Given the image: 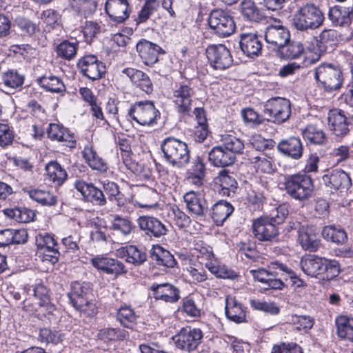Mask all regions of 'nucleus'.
<instances>
[{
  "label": "nucleus",
  "mask_w": 353,
  "mask_h": 353,
  "mask_svg": "<svg viewBox=\"0 0 353 353\" xmlns=\"http://www.w3.org/2000/svg\"><path fill=\"white\" fill-rule=\"evenodd\" d=\"M134 228L132 221L125 217L115 215L112 221L110 230L123 236H128Z\"/></svg>",
  "instance_id": "45"
},
{
  "label": "nucleus",
  "mask_w": 353,
  "mask_h": 353,
  "mask_svg": "<svg viewBox=\"0 0 353 353\" xmlns=\"http://www.w3.org/2000/svg\"><path fill=\"white\" fill-rule=\"evenodd\" d=\"M336 325L340 338L353 341V318L340 316L336 319Z\"/></svg>",
  "instance_id": "38"
},
{
  "label": "nucleus",
  "mask_w": 353,
  "mask_h": 353,
  "mask_svg": "<svg viewBox=\"0 0 353 353\" xmlns=\"http://www.w3.org/2000/svg\"><path fill=\"white\" fill-rule=\"evenodd\" d=\"M285 48V56L289 59H296L299 57L305 50V48L300 41H292L290 42Z\"/></svg>",
  "instance_id": "60"
},
{
  "label": "nucleus",
  "mask_w": 353,
  "mask_h": 353,
  "mask_svg": "<svg viewBox=\"0 0 353 353\" xmlns=\"http://www.w3.org/2000/svg\"><path fill=\"white\" fill-rule=\"evenodd\" d=\"M194 96V91L189 85L180 84L176 86L173 91V103L178 112L189 114Z\"/></svg>",
  "instance_id": "12"
},
{
  "label": "nucleus",
  "mask_w": 353,
  "mask_h": 353,
  "mask_svg": "<svg viewBox=\"0 0 353 353\" xmlns=\"http://www.w3.org/2000/svg\"><path fill=\"white\" fill-rule=\"evenodd\" d=\"M120 252L125 256V261L128 263L135 265H141L147 259L145 252L134 245H128L122 248Z\"/></svg>",
  "instance_id": "39"
},
{
  "label": "nucleus",
  "mask_w": 353,
  "mask_h": 353,
  "mask_svg": "<svg viewBox=\"0 0 353 353\" xmlns=\"http://www.w3.org/2000/svg\"><path fill=\"white\" fill-rule=\"evenodd\" d=\"M165 161L171 165L181 168L190 161V152L187 144L177 139L168 137L161 144Z\"/></svg>",
  "instance_id": "2"
},
{
  "label": "nucleus",
  "mask_w": 353,
  "mask_h": 353,
  "mask_svg": "<svg viewBox=\"0 0 353 353\" xmlns=\"http://www.w3.org/2000/svg\"><path fill=\"white\" fill-rule=\"evenodd\" d=\"M289 30L285 26L277 24L267 27L265 32L266 42L274 48H281L290 41Z\"/></svg>",
  "instance_id": "15"
},
{
  "label": "nucleus",
  "mask_w": 353,
  "mask_h": 353,
  "mask_svg": "<svg viewBox=\"0 0 353 353\" xmlns=\"http://www.w3.org/2000/svg\"><path fill=\"white\" fill-rule=\"evenodd\" d=\"M285 189L292 198L303 201L310 196L313 191L311 178L305 174H292L285 176Z\"/></svg>",
  "instance_id": "4"
},
{
  "label": "nucleus",
  "mask_w": 353,
  "mask_h": 353,
  "mask_svg": "<svg viewBox=\"0 0 353 353\" xmlns=\"http://www.w3.org/2000/svg\"><path fill=\"white\" fill-rule=\"evenodd\" d=\"M14 132L11 128L6 123H0V146L10 145L14 139Z\"/></svg>",
  "instance_id": "63"
},
{
  "label": "nucleus",
  "mask_w": 353,
  "mask_h": 353,
  "mask_svg": "<svg viewBox=\"0 0 353 353\" xmlns=\"http://www.w3.org/2000/svg\"><path fill=\"white\" fill-rule=\"evenodd\" d=\"M324 15L321 10L313 4H306L293 15L294 26L299 30L315 29L323 24Z\"/></svg>",
  "instance_id": "3"
},
{
  "label": "nucleus",
  "mask_w": 353,
  "mask_h": 353,
  "mask_svg": "<svg viewBox=\"0 0 353 353\" xmlns=\"http://www.w3.org/2000/svg\"><path fill=\"white\" fill-rule=\"evenodd\" d=\"M70 5L74 11L84 16L92 14L97 8V3L94 0H71Z\"/></svg>",
  "instance_id": "52"
},
{
  "label": "nucleus",
  "mask_w": 353,
  "mask_h": 353,
  "mask_svg": "<svg viewBox=\"0 0 353 353\" xmlns=\"http://www.w3.org/2000/svg\"><path fill=\"white\" fill-rule=\"evenodd\" d=\"M302 134L305 139L314 144H322L325 139L323 130L314 125H308L303 130Z\"/></svg>",
  "instance_id": "51"
},
{
  "label": "nucleus",
  "mask_w": 353,
  "mask_h": 353,
  "mask_svg": "<svg viewBox=\"0 0 353 353\" xmlns=\"http://www.w3.org/2000/svg\"><path fill=\"white\" fill-rule=\"evenodd\" d=\"M253 233L260 241H272L279 234L276 224L268 216L260 217L252 224Z\"/></svg>",
  "instance_id": "14"
},
{
  "label": "nucleus",
  "mask_w": 353,
  "mask_h": 353,
  "mask_svg": "<svg viewBox=\"0 0 353 353\" xmlns=\"http://www.w3.org/2000/svg\"><path fill=\"white\" fill-rule=\"evenodd\" d=\"M38 82L42 88L51 92L62 93L65 90L62 80L55 76H43Z\"/></svg>",
  "instance_id": "44"
},
{
  "label": "nucleus",
  "mask_w": 353,
  "mask_h": 353,
  "mask_svg": "<svg viewBox=\"0 0 353 353\" xmlns=\"http://www.w3.org/2000/svg\"><path fill=\"white\" fill-rule=\"evenodd\" d=\"M34 296L38 300L37 304L40 307H46L49 313H53V311L55 310L54 307L50 303L48 291L43 285L39 284L34 287Z\"/></svg>",
  "instance_id": "50"
},
{
  "label": "nucleus",
  "mask_w": 353,
  "mask_h": 353,
  "mask_svg": "<svg viewBox=\"0 0 353 353\" xmlns=\"http://www.w3.org/2000/svg\"><path fill=\"white\" fill-rule=\"evenodd\" d=\"M327 120L330 130L336 136H344L349 132V122L341 110H333L330 111Z\"/></svg>",
  "instance_id": "22"
},
{
  "label": "nucleus",
  "mask_w": 353,
  "mask_h": 353,
  "mask_svg": "<svg viewBox=\"0 0 353 353\" xmlns=\"http://www.w3.org/2000/svg\"><path fill=\"white\" fill-rule=\"evenodd\" d=\"M131 81L138 88L146 93H150L152 91V83L149 77L143 72L135 68H125L123 70Z\"/></svg>",
  "instance_id": "29"
},
{
  "label": "nucleus",
  "mask_w": 353,
  "mask_h": 353,
  "mask_svg": "<svg viewBox=\"0 0 353 353\" xmlns=\"http://www.w3.org/2000/svg\"><path fill=\"white\" fill-rule=\"evenodd\" d=\"M92 265L108 274L118 275L125 272V265L117 259L108 257H95L91 259Z\"/></svg>",
  "instance_id": "23"
},
{
  "label": "nucleus",
  "mask_w": 353,
  "mask_h": 353,
  "mask_svg": "<svg viewBox=\"0 0 353 353\" xmlns=\"http://www.w3.org/2000/svg\"><path fill=\"white\" fill-rule=\"evenodd\" d=\"M74 307L88 315H92L95 313V305L89 301V296H71L69 297Z\"/></svg>",
  "instance_id": "47"
},
{
  "label": "nucleus",
  "mask_w": 353,
  "mask_h": 353,
  "mask_svg": "<svg viewBox=\"0 0 353 353\" xmlns=\"http://www.w3.org/2000/svg\"><path fill=\"white\" fill-rule=\"evenodd\" d=\"M48 136L50 139L68 143L67 145L70 148L75 145V140L72 134L59 124L50 123L48 130Z\"/></svg>",
  "instance_id": "33"
},
{
  "label": "nucleus",
  "mask_w": 353,
  "mask_h": 353,
  "mask_svg": "<svg viewBox=\"0 0 353 353\" xmlns=\"http://www.w3.org/2000/svg\"><path fill=\"white\" fill-rule=\"evenodd\" d=\"M216 183L221 188L223 194L228 196H230V192H234L237 185L235 179L230 175L225 170L220 172L216 178Z\"/></svg>",
  "instance_id": "48"
},
{
  "label": "nucleus",
  "mask_w": 353,
  "mask_h": 353,
  "mask_svg": "<svg viewBox=\"0 0 353 353\" xmlns=\"http://www.w3.org/2000/svg\"><path fill=\"white\" fill-rule=\"evenodd\" d=\"M239 43L241 50L248 57H257L261 52L262 43L255 33L242 34Z\"/></svg>",
  "instance_id": "24"
},
{
  "label": "nucleus",
  "mask_w": 353,
  "mask_h": 353,
  "mask_svg": "<svg viewBox=\"0 0 353 353\" xmlns=\"http://www.w3.org/2000/svg\"><path fill=\"white\" fill-rule=\"evenodd\" d=\"M151 258L158 265L167 268H173L175 265V259L170 252L163 249L160 246L153 248Z\"/></svg>",
  "instance_id": "43"
},
{
  "label": "nucleus",
  "mask_w": 353,
  "mask_h": 353,
  "mask_svg": "<svg viewBox=\"0 0 353 353\" xmlns=\"http://www.w3.org/2000/svg\"><path fill=\"white\" fill-rule=\"evenodd\" d=\"M288 214V208L286 204L283 203L273 209L271 211L268 219H270V220L273 223L278 225L284 221Z\"/></svg>",
  "instance_id": "59"
},
{
  "label": "nucleus",
  "mask_w": 353,
  "mask_h": 353,
  "mask_svg": "<svg viewBox=\"0 0 353 353\" xmlns=\"http://www.w3.org/2000/svg\"><path fill=\"white\" fill-rule=\"evenodd\" d=\"M243 15L250 21H258L261 19L262 15L254 3L250 0H244L241 3Z\"/></svg>",
  "instance_id": "56"
},
{
  "label": "nucleus",
  "mask_w": 353,
  "mask_h": 353,
  "mask_svg": "<svg viewBox=\"0 0 353 353\" xmlns=\"http://www.w3.org/2000/svg\"><path fill=\"white\" fill-rule=\"evenodd\" d=\"M155 299L165 302L174 303L179 299L177 288L169 283L153 284L150 287Z\"/></svg>",
  "instance_id": "25"
},
{
  "label": "nucleus",
  "mask_w": 353,
  "mask_h": 353,
  "mask_svg": "<svg viewBox=\"0 0 353 353\" xmlns=\"http://www.w3.org/2000/svg\"><path fill=\"white\" fill-rule=\"evenodd\" d=\"M46 180L56 185H61L66 180L68 174L64 168L56 161H50L46 165Z\"/></svg>",
  "instance_id": "32"
},
{
  "label": "nucleus",
  "mask_w": 353,
  "mask_h": 353,
  "mask_svg": "<svg viewBox=\"0 0 353 353\" xmlns=\"http://www.w3.org/2000/svg\"><path fill=\"white\" fill-rule=\"evenodd\" d=\"M279 150L283 154L294 159L301 158L303 154V145L298 138L291 137L278 144Z\"/></svg>",
  "instance_id": "34"
},
{
  "label": "nucleus",
  "mask_w": 353,
  "mask_h": 353,
  "mask_svg": "<svg viewBox=\"0 0 353 353\" xmlns=\"http://www.w3.org/2000/svg\"><path fill=\"white\" fill-rule=\"evenodd\" d=\"M194 254L201 260V263H205V267L218 277H227L225 275L219 274L215 265L214 256L212 248L202 241L195 243Z\"/></svg>",
  "instance_id": "17"
},
{
  "label": "nucleus",
  "mask_w": 353,
  "mask_h": 353,
  "mask_svg": "<svg viewBox=\"0 0 353 353\" xmlns=\"http://www.w3.org/2000/svg\"><path fill=\"white\" fill-rule=\"evenodd\" d=\"M250 304L253 309L268 313L271 315H277L280 312L279 306L273 301L250 299Z\"/></svg>",
  "instance_id": "54"
},
{
  "label": "nucleus",
  "mask_w": 353,
  "mask_h": 353,
  "mask_svg": "<svg viewBox=\"0 0 353 353\" xmlns=\"http://www.w3.org/2000/svg\"><path fill=\"white\" fill-rule=\"evenodd\" d=\"M63 334L59 332H52L48 328H41L39 330L38 339L41 343H58L62 341Z\"/></svg>",
  "instance_id": "58"
},
{
  "label": "nucleus",
  "mask_w": 353,
  "mask_h": 353,
  "mask_svg": "<svg viewBox=\"0 0 353 353\" xmlns=\"http://www.w3.org/2000/svg\"><path fill=\"white\" fill-rule=\"evenodd\" d=\"M339 4L330 8L328 18L335 26H349L353 19V0H335Z\"/></svg>",
  "instance_id": "9"
},
{
  "label": "nucleus",
  "mask_w": 353,
  "mask_h": 353,
  "mask_svg": "<svg viewBox=\"0 0 353 353\" xmlns=\"http://www.w3.org/2000/svg\"><path fill=\"white\" fill-rule=\"evenodd\" d=\"M322 236L327 241H332L336 244L345 243L347 239L345 230L335 225H328L323 228Z\"/></svg>",
  "instance_id": "42"
},
{
  "label": "nucleus",
  "mask_w": 353,
  "mask_h": 353,
  "mask_svg": "<svg viewBox=\"0 0 353 353\" xmlns=\"http://www.w3.org/2000/svg\"><path fill=\"white\" fill-rule=\"evenodd\" d=\"M24 192L32 199L43 205L52 206L57 203V197L50 191L39 188L24 189Z\"/></svg>",
  "instance_id": "36"
},
{
  "label": "nucleus",
  "mask_w": 353,
  "mask_h": 353,
  "mask_svg": "<svg viewBox=\"0 0 353 353\" xmlns=\"http://www.w3.org/2000/svg\"><path fill=\"white\" fill-rule=\"evenodd\" d=\"M202 338L203 332L200 329L187 327L182 328L172 337V340L177 347L192 351L196 348Z\"/></svg>",
  "instance_id": "10"
},
{
  "label": "nucleus",
  "mask_w": 353,
  "mask_h": 353,
  "mask_svg": "<svg viewBox=\"0 0 353 353\" xmlns=\"http://www.w3.org/2000/svg\"><path fill=\"white\" fill-rule=\"evenodd\" d=\"M117 316L120 323L125 327L132 329L136 325L137 316L129 306L121 307L117 312Z\"/></svg>",
  "instance_id": "49"
},
{
  "label": "nucleus",
  "mask_w": 353,
  "mask_h": 353,
  "mask_svg": "<svg viewBox=\"0 0 353 353\" xmlns=\"http://www.w3.org/2000/svg\"><path fill=\"white\" fill-rule=\"evenodd\" d=\"M235 155L226 150L222 145L214 147L208 154L209 161L216 167L231 165L235 161Z\"/></svg>",
  "instance_id": "27"
},
{
  "label": "nucleus",
  "mask_w": 353,
  "mask_h": 353,
  "mask_svg": "<svg viewBox=\"0 0 353 353\" xmlns=\"http://www.w3.org/2000/svg\"><path fill=\"white\" fill-rule=\"evenodd\" d=\"M128 114L138 124L143 126H153L160 117L159 111L150 101L135 103L129 110Z\"/></svg>",
  "instance_id": "6"
},
{
  "label": "nucleus",
  "mask_w": 353,
  "mask_h": 353,
  "mask_svg": "<svg viewBox=\"0 0 353 353\" xmlns=\"http://www.w3.org/2000/svg\"><path fill=\"white\" fill-rule=\"evenodd\" d=\"M83 157L85 162L92 169L100 172H105L108 168L107 163L97 154L90 145L85 146Z\"/></svg>",
  "instance_id": "31"
},
{
  "label": "nucleus",
  "mask_w": 353,
  "mask_h": 353,
  "mask_svg": "<svg viewBox=\"0 0 353 353\" xmlns=\"http://www.w3.org/2000/svg\"><path fill=\"white\" fill-rule=\"evenodd\" d=\"M298 241L302 248L309 252H316L320 244L316 232L312 228L304 227L299 228Z\"/></svg>",
  "instance_id": "28"
},
{
  "label": "nucleus",
  "mask_w": 353,
  "mask_h": 353,
  "mask_svg": "<svg viewBox=\"0 0 353 353\" xmlns=\"http://www.w3.org/2000/svg\"><path fill=\"white\" fill-rule=\"evenodd\" d=\"M206 56L210 65L216 70H225L232 63L230 50L222 44L208 46Z\"/></svg>",
  "instance_id": "11"
},
{
  "label": "nucleus",
  "mask_w": 353,
  "mask_h": 353,
  "mask_svg": "<svg viewBox=\"0 0 353 353\" xmlns=\"http://www.w3.org/2000/svg\"><path fill=\"white\" fill-rule=\"evenodd\" d=\"M222 146L226 150L235 155L236 153H241L243 148L244 144L243 141L231 134H225L222 136Z\"/></svg>",
  "instance_id": "53"
},
{
  "label": "nucleus",
  "mask_w": 353,
  "mask_h": 353,
  "mask_svg": "<svg viewBox=\"0 0 353 353\" xmlns=\"http://www.w3.org/2000/svg\"><path fill=\"white\" fill-rule=\"evenodd\" d=\"M323 183L336 190H347L352 185L350 176L341 170H334L324 174L322 177Z\"/></svg>",
  "instance_id": "20"
},
{
  "label": "nucleus",
  "mask_w": 353,
  "mask_h": 353,
  "mask_svg": "<svg viewBox=\"0 0 353 353\" xmlns=\"http://www.w3.org/2000/svg\"><path fill=\"white\" fill-rule=\"evenodd\" d=\"M208 23L210 28L220 37L232 34L235 30V23L228 12L223 10H214L211 12Z\"/></svg>",
  "instance_id": "7"
},
{
  "label": "nucleus",
  "mask_w": 353,
  "mask_h": 353,
  "mask_svg": "<svg viewBox=\"0 0 353 353\" xmlns=\"http://www.w3.org/2000/svg\"><path fill=\"white\" fill-rule=\"evenodd\" d=\"M265 113L269 120L275 123H281L289 119L291 114V103L285 98L274 97L265 104Z\"/></svg>",
  "instance_id": "8"
},
{
  "label": "nucleus",
  "mask_w": 353,
  "mask_h": 353,
  "mask_svg": "<svg viewBox=\"0 0 353 353\" xmlns=\"http://www.w3.org/2000/svg\"><path fill=\"white\" fill-rule=\"evenodd\" d=\"M233 210L234 208L230 203L220 201L213 205L212 218L216 225H221L231 215Z\"/></svg>",
  "instance_id": "37"
},
{
  "label": "nucleus",
  "mask_w": 353,
  "mask_h": 353,
  "mask_svg": "<svg viewBox=\"0 0 353 353\" xmlns=\"http://www.w3.org/2000/svg\"><path fill=\"white\" fill-rule=\"evenodd\" d=\"M314 78L327 91L338 90L343 83L340 68L332 63H323L319 65L315 69Z\"/></svg>",
  "instance_id": "5"
},
{
  "label": "nucleus",
  "mask_w": 353,
  "mask_h": 353,
  "mask_svg": "<svg viewBox=\"0 0 353 353\" xmlns=\"http://www.w3.org/2000/svg\"><path fill=\"white\" fill-rule=\"evenodd\" d=\"M101 335L108 340H123L128 336V332L119 328H106L101 331Z\"/></svg>",
  "instance_id": "62"
},
{
  "label": "nucleus",
  "mask_w": 353,
  "mask_h": 353,
  "mask_svg": "<svg viewBox=\"0 0 353 353\" xmlns=\"http://www.w3.org/2000/svg\"><path fill=\"white\" fill-rule=\"evenodd\" d=\"M4 214L9 218L19 223H29L33 221L35 213L26 208H8L4 210Z\"/></svg>",
  "instance_id": "41"
},
{
  "label": "nucleus",
  "mask_w": 353,
  "mask_h": 353,
  "mask_svg": "<svg viewBox=\"0 0 353 353\" xmlns=\"http://www.w3.org/2000/svg\"><path fill=\"white\" fill-rule=\"evenodd\" d=\"M78 66L82 74L92 81L101 79L105 72L103 63L94 55L83 57L79 61Z\"/></svg>",
  "instance_id": "13"
},
{
  "label": "nucleus",
  "mask_w": 353,
  "mask_h": 353,
  "mask_svg": "<svg viewBox=\"0 0 353 353\" xmlns=\"http://www.w3.org/2000/svg\"><path fill=\"white\" fill-rule=\"evenodd\" d=\"M137 223L140 229L144 231L147 235L160 237L166 234L165 225L157 218L143 216L138 219Z\"/></svg>",
  "instance_id": "21"
},
{
  "label": "nucleus",
  "mask_w": 353,
  "mask_h": 353,
  "mask_svg": "<svg viewBox=\"0 0 353 353\" xmlns=\"http://www.w3.org/2000/svg\"><path fill=\"white\" fill-rule=\"evenodd\" d=\"M105 10L110 19L117 23L124 22L130 14L128 0H107Z\"/></svg>",
  "instance_id": "16"
},
{
  "label": "nucleus",
  "mask_w": 353,
  "mask_h": 353,
  "mask_svg": "<svg viewBox=\"0 0 353 353\" xmlns=\"http://www.w3.org/2000/svg\"><path fill=\"white\" fill-rule=\"evenodd\" d=\"M77 50V43L63 41L56 48L57 56L66 60L72 59Z\"/></svg>",
  "instance_id": "55"
},
{
  "label": "nucleus",
  "mask_w": 353,
  "mask_h": 353,
  "mask_svg": "<svg viewBox=\"0 0 353 353\" xmlns=\"http://www.w3.org/2000/svg\"><path fill=\"white\" fill-rule=\"evenodd\" d=\"M305 63H314L318 61L325 51L323 42L316 37H312L305 47Z\"/></svg>",
  "instance_id": "35"
},
{
  "label": "nucleus",
  "mask_w": 353,
  "mask_h": 353,
  "mask_svg": "<svg viewBox=\"0 0 353 353\" xmlns=\"http://www.w3.org/2000/svg\"><path fill=\"white\" fill-rule=\"evenodd\" d=\"M182 311L191 317H198L201 314V310L194 301L189 297L183 299Z\"/></svg>",
  "instance_id": "64"
},
{
  "label": "nucleus",
  "mask_w": 353,
  "mask_h": 353,
  "mask_svg": "<svg viewBox=\"0 0 353 353\" xmlns=\"http://www.w3.org/2000/svg\"><path fill=\"white\" fill-rule=\"evenodd\" d=\"M225 314L228 319L237 323L245 321V312L241 303L233 296L225 300Z\"/></svg>",
  "instance_id": "30"
},
{
  "label": "nucleus",
  "mask_w": 353,
  "mask_h": 353,
  "mask_svg": "<svg viewBox=\"0 0 353 353\" xmlns=\"http://www.w3.org/2000/svg\"><path fill=\"white\" fill-rule=\"evenodd\" d=\"M183 199L189 211L196 215H202L205 210L202 201L194 192L190 191L185 193Z\"/></svg>",
  "instance_id": "46"
},
{
  "label": "nucleus",
  "mask_w": 353,
  "mask_h": 353,
  "mask_svg": "<svg viewBox=\"0 0 353 353\" xmlns=\"http://www.w3.org/2000/svg\"><path fill=\"white\" fill-rule=\"evenodd\" d=\"M74 187L87 201L94 205H104L106 203L103 192L93 185L83 181H77Z\"/></svg>",
  "instance_id": "18"
},
{
  "label": "nucleus",
  "mask_w": 353,
  "mask_h": 353,
  "mask_svg": "<svg viewBox=\"0 0 353 353\" xmlns=\"http://www.w3.org/2000/svg\"><path fill=\"white\" fill-rule=\"evenodd\" d=\"M137 197L136 203L141 208H151L157 204L158 194L152 188H143L139 191Z\"/></svg>",
  "instance_id": "40"
},
{
  "label": "nucleus",
  "mask_w": 353,
  "mask_h": 353,
  "mask_svg": "<svg viewBox=\"0 0 353 353\" xmlns=\"http://www.w3.org/2000/svg\"><path fill=\"white\" fill-rule=\"evenodd\" d=\"M301 268L303 272L311 276H320L323 280H331L340 272V265L337 261L330 260L318 255H309L301 261Z\"/></svg>",
  "instance_id": "1"
},
{
  "label": "nucleus",
  "mask_w": 353,
  "mask_h": 353,
  "mask_svg": "<svg viewBox=\"0 0 353 353\" xmlns=\"http://www.w3.org/2000/svg\"><path fill=\"white\" fill-rule=\"evenodd\" d=\"M252 162L258 172L270 174L274 170L270 157L265 154L254 157Z\"/></svg>",
  "instance_id": "57"
},
{
  "label": "nucleus",
  "mask_w": 353,
  "mask_h": 353,
  "mask_svg": "<svg viewBox=\"0 0 353 353\" xmlns=\"http://www.w3.org/2000/svg\"><path fill=\"white\" fill-rule=\"evenodd\" d=\"M272 353H303L302 348L294 343H280L272 347Z\"/></svg>",
  "instance_id": "61"
},
{
  "label": "nucleus",
  "mask_w": 353,
  "mask_h": 353,
  "mask_svg": "<svg viewBox=\"0 0 353 353\" xmlns=\"http://www.w3.org/2000/svg\"><path fill=\"white\" fill-rule=\"evenodd\" d=\"M250 272L255 280L268 285V288H265V290H281L284 286L283 282L276 278L278 274L276 272H270L265 269L260 268L252 270Z\"/></svg>",
  "instance_id": "26"
},
{
  "label": "nucleus",
  "mask_w": 353,
  "mask_h": 353,
  "mask_svg": "<svg viewBox=\"0 0 353 353\" xmlns=\"http://www.w3.org/2000/svg\"><path fill=\"white\" fill-rule=\"evenodd\" d=\"M137 51L143 62L148 65L156 63L159 54L163 53L161 47L144 39L137 44Z\"/></svg>",
  "instance_id": "19"
}]
</instances>
